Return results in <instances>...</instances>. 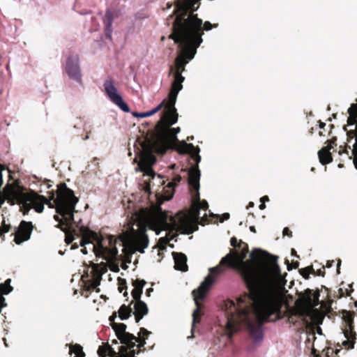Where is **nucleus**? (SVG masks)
Listing matches in <instances>:
<instances>
[{
  "label": "nucleus",
  "mask_w": 357,
  "mask_h": 357,
  "mask_svg": "<svg viewBox=\"0 0 357 357\" xmlns=\"http://www.w3.org/2000/svg\"><path fill=\"white\" fill-rule=\"evenodd\" d=\"M290 233H291V231H289V229L287 227H285L284 229V230H283V234L284 235L289 236V235H290Z\"/></svg>",
  "instance_id": "obj_28"
},
{
  "label": "nucleus",
  "mask_w": 357,
  "mask_h": 357,
  "mask_svg": "<svg viewBox=\"0 0 357 357\" xmlns=\"http://www.w3.org/2000/svg\"><path fill=\"white\" fill-rule=\"evenodd\" d=\"M167 102H166V100H163L157 107L152 109L151 113L152 114H155L158 111H160L163 106L166 107ZM167 112V108H165V111L164 112V115L161 120L155 126V131L151 135L150 137H147L142 144V151L141 152L139 156V161L137 162V165L135 167L136 172H141L144 173V176H147L149 178L144 180V185L142 187L143 190L144 191V195L150 196L151 195V179L155 178V173L152 169L153 165L155 162V157L153 155V153H158L163 154L167 149L169 148H172L176 145L178 142L177 139V134L176 135V139H168L167 140V144L164 146L165 147H162V143L160 142L156 141L155 137L160 133V130L162 128L161 123H165V113Z\"/></svg>",
  "instance_id": "obj_4"
},
{
  "label": "nucleus",
  "mask_w": 357,
  "mask_h": 357,
  "mask_svg": "<svg viewBox=\"0 0 357 357\" xmlns=\"http://www.w3.org/2000/svg\"><path fill=\"white\" fill-rule=\"evenodd\" d=\"M70 355L75 354L74 357H84V353L82 351V347L79 344H74L70 346Z\"/></svg>",
  "instance_id": "obj_20"
},
{
  "label": "nucleus",
  "mask_w": 357,
  "mask_h": 357,
  "mask_svg": "<svg viewBox=\"0 0 357 357\" xmlns=\"http://www.w3.org/2000/svg\"><path fill=\"white\" fill-rule=\"evenodd\" d=\"M268 200H269L268 197V196H266H266L262 197L261 198V199H260V201H261V202H265L266 201H268Z\"/></svg>",
  "instance_id": "obj_30"
},
{
  "label": "nucleus",
  "mask_w": 357,
  "mask_h": 357,
  "mask_svg": "<svg viewBox=\"0 0 357 357\" xmlns=\"http://www.w3.org/2000/svg\"><path fill=\"white\" fill-rule=\"evenodd\" d=\"M344 320L346 326L343 331V333L346 340L342 341V344L349 349H352L354 348L356 339V333L353 331L352 314L347 312L346 314L344 315Z\"/></svg>",
  "instance_id": "obj_10"
},
{
  "label": "nucleus",
  "mask_w": 357,
  "mask_h": 357,
  "mask_svg": "<svg viewBox=\"0 0 357 357\" xmlns=\"http://www.w3.org/2000/svg\"><path fill=\"white\" fill-rule=\"evenodd\" d=\"M158 179L159 180L160 182H161V178L159 176L158 177ZM162 183H164V181H162Z\"/></svg>",
  "instance_id": "obj_42"
},
{
  "label": "nucleus",
  "mask_w": 357,
  "mask_h": 357,
  "mask_svg": "<svg viewBox=\"0 0 357 357\" xmlns=\"http://www.w3.org/2000/svg\"><path fill=\"white\" fill-rule=\"evenodd\" d=\"M9 231V228H8V226H4L3 228H1V233H6V232H8Z\"/></svg>",
  "instance_id": "obj_29"
},
{
  "label": "nucleus",
  "mask_w": 357,
  "mask_h": 357,
  "mask_svg": "<svg viewBox=\"0 0 357 357\" xmlns=\"http://www.w3.org/2000/svg\"><path fill=\"white\" fill-rule=\"evenodd\" d=\"M131 312L132 309L130 307L123 305L119 310V318L121 320H126L130 316Z\"/></svg>",
  "instance_id": "obj_19"
},
{
  "label": "nucleus",
  "mask_w": 357,
  "mask_h": 357,
  "mask_svg": "<svg viewBox=\"0 0 357 357\" xmlns=\"http://www.w3.org/2000/svg\"><path fill=\"white\" fill-rule=\"evenodd\" d=\"M317 333H318L319 334H321V328H319V327L318 328V329H317Z\"/></svg>",
  "instance_id": "obj_36"
},
{
  "label": "nucleus",
  "mask_w": 357,
  "mask_h": 357,
  "mask_svg": "<svg viewBox=\"0 0 357 357\" xmlns=\"http://www.w3.org/2000/svg\"><path fill=\"white\" fill-rule=\"evenodd\" d=\"M110 269H111V271H114V272H118L119 271V266L117 265H114V264H112L110 266Z\"/></svg>",
  "instance_id": "obj_27"
},
{
  "label": "nucleus",
  "mask_w": 357,
  "mask_h": 357,
  "mask_svg": "<svg viewBox=\"0 0 357 357\" xmlns=\"http://www.w3.org/2000/svg\"><path fill=\"white\" fill-rule=\"evenodd\" d=\"M348 113L349 114V117L348 118L347 122L349 125H357V104H352L351 107L348 109Z\"/></svg>",
  "instance_id": "obj_18"
},
{
  "label": "nucleus",
  "mask_w": 357,
  "mask_h": 357,
  "mask_svg": "<svg viewBox=\"0 0 357 357\" xmlns=\"http://www.w3.org/2000/svg\"><path fill=\"white\" fill-rule=\"evenodd\" d=\"M340 262H341V261H340V260H339V261H338V264H337V266H338V267H339V266H340Z\"/></svg>",
  "instance_id": "obj_44"
},
{
  "label": "nucleus",
  "mask_w": 357,
  "mask_h": 357,
  "mask_svg": "<svg viewBox=\"0 0 357 357\" xmlns=\"http://www.w3.org/2000/svg\"><path fill=\"white\" fill-rule=\"evenodd\" d=\"M229 218V214L228 213H225L222 215V218L220 219V222H222L226 220Z\"/></svg>",
  "instance_id": "obj_26"
},
{
  "label": "nucleus",
  "mask_w": 357,
  "mask_h": 357,
  "mask_svg": "<svg viewBox=\"0 0 357 357\" xmlns=\"http://www.w3.org/2000/svg\"><path fill=\"white\" fill-rule=\"evenodd\" d=\"M134 314L135 316L136 322H139L144 315L148 313V307L146 304L142 301H137L134 303Z\"/></svg>",
  "instance_id": "obj_13"
},
{
  "label": "nucleus",
  "mask_w": 357,
  "mask_h": 357,
  "mask_svg": "<svg viewBox=\"0 0 357 357\" xmlns=\"http://www.w3.org/2000/svg\"><path fill=\"white\" fill-rule=\"evenodd\" d=\"M185 77L178 73H174V82L172 84L170 92L169 93L168 101L166 105L167 112L165 113V123H162V128L158 136L155 137L156 141L162 143V146H165V142L168 139H175L176 135L178 134L181 129L179 127L172 128L171 126L176 123L178 121V114L174 107L176 102L178 93L183 89L182 83Z\"/></svg>",
  "instance_id": "obj_6"
},
{
  "label": "nucleus",
  "mask_w": 357,
  "mask_h": 357,
  "mask_svg": "<svg viewBox=\"0 0 357 357\" xmlns=\"http://www.w3.org/2000/svg\"><path fill=\"white\" fill-rule=\"evenodd\" d=\"M103 87L107 96L114 104L119 107L123 112H129L128 105L123 101L122 96L118 92L112 79H106L104 82Z\"/></svg>",
  "instance_id": "obj_7"
},
{
  "label": "nucleus",
  "mask_w": 357,
  "mask_h": 357,
  "mask_svg": "<svg viewBox=\"0 0 357 357\" xmlns=\"http://www.w3.org/2000/svg\"><path fill=\"white\" fill-rule=\"evenodd\" d=\"M3 341H4V344H5V345L7 347L8 345H7V343H6V339H3Z\"/></svg>",
  "instance_id": "obj_43"
},
{
  "label": "nucleus",
  "mask_w": 357,
  "mask_h": 357,
  "mask_svg": "<svg viewBox=\"0 0 357 357\" xmlns=\"http://www.w3.org/2000/svg\"><path fill=\"white\" fill-rule=\"evenodd\" d=\"M310 337H312V338H314L313 332L308 335V337H307V341L308 342L310 341Z\"/></svg>",
  "instance_id": "obj_32"
},
{
  "label": "nucleus",
  "mask_w": 357,
  "mask_h": 357,
  "mask_svg": "<svg viewBox=\"0 0 357 357\" xmlns=\"http://www.w3.org/2000/svg\"><path fill=\"white\" fill-rule=\"evenodd\" d=\"M32 229L33 226L31 222L22 221L19 229L16 232L14 239L15 242L17 244H20L29 239Z\"/></svg>",
  "instance_id": "obj_12"
},
{
  "label": "nucleus",
  "mask_w": 357,
  "mask_h": 357,
  "mask_svg": "<svg viewBox=\"0 0 357 357\" xmlns=\"http://www.w3.org/2000/svg\"><path fill=\"white\" fill-rule=\"evenodd\" d=\"M332 263H333V261L331 264H329V262H328V267H331V266H332Z\"/></svg>",
  "instance_id": "obj_41"
},
{
  "label": "nucleus",
  "mask_w": 357,
  "mask_h": 357,
  "mask_svg": "<svg viewBox=\"0 0 357 357\" xmlns=\"http://www.w3.org/2000/svg\"><path fill=\"white\" fill-rule=\"evenodd\" d=\"M311 301H311V298H308V303H311Z\"/></svg>",
  "instance_id": "obj_45"
},
{
  "label": "nucleus",
  "mask_w": 357,
  "mask_h": 357,
  "mask_svg": "<svg viewBox=\"0 0 357 357\" xmlns=\"http://www.w3.org/2000/svg\"><path fill=\"white\" fill-rule=\"evenodd\" d=\"M127 345L121 346L119 349V354H116L112 349L108 347L100 346L98 349V354L99 357H106L107 354L109 353L110 355L114 354L115 357H135V352L134 350H131L130 352H128Z\"/></svg>",
  "instance_id": "obj_11"
},
{
  "label": "nucleus",
  "mask_w": 357,
  "mask_h": 357,
  "mask_svg": "<svg viewBox=\"0 0 357 357\" xmlns=\"http://www.w3.org/2000/svg\"><path fill=\"white\" fill-rule=\"evenodd\" d=\"M66 73L68 76L75 82L82 84V73L79 64V58L77 56H70L68 58L65 67Z\"/></svg>",
  "instance_id": "obj_9"
},
{
  "label": "nucleus",
  "mask_w": 357,
  "mask_h": 357,
  "mask_svg": "<svg viewBox=\"0 0 357 357\" xmlns=\"http://www.w3.org/2000/svg\"><path fill=\"white\" fill-rule=\"evenodd\" d=\"M104 22H105V36L107 38L111 39L112 37V13L111 11H106L104 16Z\"/></svg>",
  "instance_id": "obj_16"
},
{
  "label": "nucleus",
  "mask_w": 357,
  "mask_h": 357,
  "mask_svg": "<svg viewBox=\"0 0 357 357\" xmlns=\"http://www.w3.org/2000/svg\"><path fill=\"white\" fill-rule=\"evenodd\" d=\"M181 144V151L190 153L196 162V165L192 166L187 173L188 184L192 192L190 214L181 211L174 215H169L160 206L164 201L172 199L174 188L181 180L180 175H175L172 181L165 187V194L160 197L155 195L157 204L152 203L149 207L142 208L137 211L134 213V223L130 231H126L118 239L111 235L105 238L100 237L96 233L83 228L82 229L83 236L81 239V245L84 247L82 250L83 254L87 253L86 247L87 245L97 257L112 263L117 257L116 244L119 243V245L123 247L127 257L126 262L130 263V255L135 252L144 253V249L149 245V238L146 234L147 228L155 231L157 234H159L160 230L167 231L166 238L160 239V241L165 243L175 237L178 231L183 234L193 232L194 224L201 218L200 210L204 211L203 216H206L208 205L206 200L200 201L199 198L200 171L198 167L201 161V156L199 155V148L195 147L192 144H187L185 141H182Z\"/></svg>",
  "instance_id": "obj_2"
},
{
  "label": "nucleus",
  "mask_w": 357,
  "mask_h": 357,
  "mask_svg": "<svg viewBox=\"0 0 357 357\" xmlns=\"http://www.w3.org/2000/svg\"><path fill=\"white\" fill-rule=\"evenodd\" d=\"M250 231H253V232H255V231H255V227H253V226H251V227H250Z\"/></svg>",
  "instance_id": "obj_34"
},
{
  "label": "nucleus",
  "mask_w": 357,
  "mask_h": 357,
  "mask_svg": "<svg viewBox=\"0 0 357 357\" xmlns=\"http://www.w3.org/2000/svg\"><path fill=\"white\" fill-rule=\"evenodd\" d=\"M172 3H167V9H169L170 8H172Z\"/></svg>",
  "instance_id": "obj_33"
},
{
  "label": "nucleus",
  "mask_w": 357,
  "mask_h": 357,
  "mask_svg": "<svg viewBox=\"0 0 357 357\" xmlns=\"http://www.w3.org/2000/svg\"><path fill=\"white\" fill-rule=\"evenodd\" d=\"M132 114L138 118H145L153 115L151 110L146 112H132Z\"/></svg>",
  "instance_id": "obj_22"
},
{
  "label": "nucleus",
  "mask_w": 357,
  "mask_h": 357,
  "mask_svg": "<svg viewBox=\"0 0 357 357\" xmlns=\"http://www.w3.org/2000/svg\"><path fill=\"white\" fill-rule=\"evenodd\" d=\"M248 252L247 244H244L240 252L236 249H231L221 259L220 265L210 268V274L197 289L192 291L196 305V309L192 313V328L199 323L202 315V305L199 300L206 296L216 275L224 271L225 268L222 266L226 264L241 274L249 294L239 297L236 301H225L224 314L219 319V326L223 333L231 339L233 334L243 324L249 331L255 343L260 344L262 342L261 325L264 321H273L278 317L284 288L278 264L259 261L264 253L260 249L252 250L250 253L252 260L245 261Z\"/></svg>",
  "instance_id": "obj_1"
},
{
  "label": "nucleus",
  "mask_w": 357,
  "mask_h": 357,
  "mask_svg": "<svg viewBox=\"0 0 357 357\" xmlns=\"http://www.w3.org/2000/svg\"><path fill=\"white\" fill-rule=\"evenodd\" d=\"M150 334V332L148 331L146 329H145L144 328H140V331L139 333H138V335H139V337H136L137 340H133L135 342V346L136 345L135 343L136 342H139V344H138V347H143L144 344H145V341L143 340L142 342L141 341V337L143 335V336H147Z\"/></svg>",
  "instance_id": "obj_21"
},
{
  "label": "nucleus",
  "mask_w": 357,
  "mask_h": 357,
  "mask_svg": "<svg viewBox=\"0 0 357 357\" xmlns=\"http://www.w3.org/2000/svg\"><path fill=\"white\" fill-rule=\"evenodd\" d=\"M213 27V25L211 24L210 22H206L204 24L203 29L205 31H209ZM214 27H216V25H214Z\"/></svg>",
  "instance_id": "obj_25"
},
{
  "label": "nucleus",
  "mask_w": 357,
  "mask_h": 357,
  "mask_svg": "<svg viewBox=\"0 0 357 357\" xmlns=\"http://www.w3.org/2000/svg\"><path fill=\"white\" fill-rule=\"evenodd\" d=\"M265 208H266V205H265L264 202H261V204L259 205V208H260L261 210H263V209H264Z\"/></svg>",
  "instance_id": "obj_31"
},
{
  "label": "nucleus",
  "mask_w": 357,
  "mask_h": 357,
  "mask_svg": "<svg viewBox=\"0 0 357 357\" xmlns=\"http://www.w3.org/2000/svg\"><path fill=\"white\" fill-rule=\"evenodd\" d=\"M176 66V70L174 73H178L179 74L182 75V73L185 70V66H182L181 63H175Z\"/></svg>",
  "instance_id": "obj_24"
},
{
  "label": "nucleus",
  "mask_w": 357,
  "mask_h": 357,
  "mask_svg": "<svg viewBox=\"0 0 357 357\" xmlns=\"http://www.w3.org/2000/svg\"><path fill=\"white\" fill-rule=\"evenodd\" d=\"M173 255L175 268L181 271H186L188 270L186 256L183 253H173Z\"/></svg>",
  "instance_id": "obj_14"
},
{
  "label": "nucleus",
  "mask_w": 357,
  "mask_h": 357,
  "mask_svg": "<svg viewBox=\"0 0 357 357\" xmlns=\"http://www.w3.org/2000/svg\"><path fill=\"white\" fill-rule=\"evenodd\" d=\"M291 255L296 256V250L294 249H291Z\"/></svg>",
  "instance_id": "obj_35"
},
{
  "label": "nucleus",
  "mask_w": 357,
  "mask_h": 357,
  "mask_svg": "<svg viewBox=\"0 0 357 357\" xmlns=\"http://www.w3.org/2000/svg\"><path fill=\"white\" fill-rule=\"evenodd\" d=\"M230 243H231V245L233 246L234 248V249H236V248L238 247V248H241V245H244V243H243L241 241H240V243L238 244V241L236 239V237H232L230 240Z\"/></svg>",
  "instance_id": "obj_23"
},
{
  "label": "nucleus",
  "mask_w": 357,
  "mask_h": 357,
  "mask_svg": "<svg viewBox=\"0 0 357 357\" xmlns=\"http://www.w3.org/2000/svg\"><path fill=\"white\" fill-rule=\"evenodd\" d=\"M200 0H176L173 14L176 15L173 22L172 33L169 38L181 47L175 63L185 66L192 59L197 49L202 43V20L193 13L197 10L195 5Z\"/></svg>",
  "instance_id": "obj_3"
},
{
  "label": "nucleus",
  "mask_w": 357,
  "mask_h": 357,
  "mask_svg": "<svg viewBox=\"0 0 357 357\" xmlns=\"http://www.w3.org/2000/svg\"><path fill=\"white\" fill-rule=\"evenodd\" d=\"M89 138V135H86V136L84 138V140H86V139H88Z\"/></svg>",
  "instance_id": "obj_40"
},
{
  "label": "nucleus",
  "mask_w": 357,
  "mask_h": 357,
  "mask_svg": "<svg viewBox=\"0 0 357 357\" xmlns=\"http://www.w3.org/2000/svg\"><path fill=\"white\" fill-rule=\"evenodd\" d=\"M167 102H166V100H163L157 107L152 109L151 113L152 114H155L158 111H160L163 106L166 107ZM167 112V108H165V111L164 112V115L161 120L155 126V131L151 135L150 137H147L142 144V151L141 152L139 156V161L137 162V165L135 167L136 172H141L144 173V176H147L149 178L144 180V185L142 187L143 190L144 191V195L150 196L151 195V179L155 178V173L152 169L153 165L155 162V157L153 155V153H158L163 154L167 149L169 148H172L176 145L178 142L177 139V134L176 135V139H168L167 140V144L164 146L165 147H162V143L160 142L156 141L155 137L160 133V130L162 128L161 123H165V113Z\"/></svg>",
  "instance_id": "obj_5"
},
{
  "label": "nucleus",
  "mask_w": 357,
  "mask_h": 357,
  "mask_svg": "<svg viewBox=\"0 0 357 357\" xmlns=\"http://www.w3.org/2000/svg\"><path fill=\"white\" fill-rule=\"evenodd\" d=\"M249 206L250 207H253L254 206V203L253 202H250L249 203Z\"/></svg>",
  "instance_id": "obj_38"
},
{
  "label": "nucleus",
  "mask_w": 357,
  "mask_h": 357,
  "mask_svg": "<svg viewBox=\"0 0 357 357\" xmlns=\"http://www.w3.org/2000/svg\"><path fill=\"white\" fill-rule=\"evenodd\" d=\"M45 187H46L47 188H50L51 187V185H50V184H49V183H46V184H45Z\"/></svg>",
  "instance_id": "obj_37"
},
{
  "label": "nucleus",
  "mask_w": 357,
  "mask_h": 357,
  "mask_svg": "<svg viewBox=\"0 0 357 357\" xmlns=\"http://www.w3.org/2000/svg\"><path fill=\"white\" fill-rule=\"evenodd\" d=\"M145 284L144 280H135L133 283L134 288L132 291V296L135 301H141L140 297L142 294V289Z\"/></svg>",
  "instance_id": "obj_17"
},
{
  "label": "nucleus",
  "mask_w": 357,
  "mask_h": 357,
  "mask_svg": "<svg viewBox=\"0 0 357 357\" xmlns=\"http://www.w3.org/2000/svg\"><path fill=\"white\" fill-rule=\"evenodd\" d=\"M325 126V123H321L320 124V128H324Z\"/></svg>",
  "instance_id": "obj_39"
},
{
  "label": "nucleus",
  "mask_w": 357,
  "mask_h": 357,
  "mask_svg": "<svg viewBox=\"0 0 357 357\" xmlns=\"http://www.w3.org/2000/svg\"><path fill=\"white\" fill-rule=\"evenodd\" d=\"M116 316V314L114 313L113 315L110 316L109 319L112 322V328L115 331L121 343L127 345L130 349L135 347V342L133 340H137V339L134 335L126 331L127 328L126 324L114 322Z\"/></svg>",
  "instance_id": "obj_8"
},
{
  "label": "nucleus",
  "mask_w": 357,
  "mask_h": 357,
  "mask_svg": "<svg viewBox=\"0 0 357 357\" xmlns=\"http://www.w3.org/2000/svg\"><path fill=\"white\" fill-rule=\"evenodd\" d=\"M331 147V146H326L324 148H322L321 150L318 152L319 159V162L322 165H326L328 163H330L332 161V156L331 153L330 152Z\"/></svg>",
  "instance_id": "obj_15"
}]
</instances>
